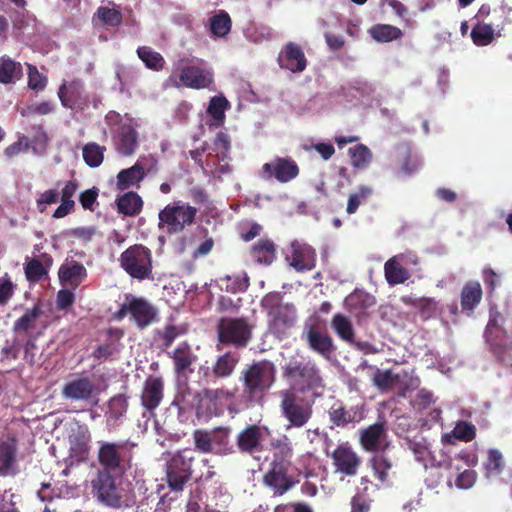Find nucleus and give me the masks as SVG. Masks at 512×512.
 I'll return each mask as SVG.
<instances>
[{
	"instance_id": "f257e3e1",
	"label": "nucleus",
	"mask_w": 512,
	"mask_h": 512,
	"mask_svg": "<svg viewBox=\"0 0 512 512\" xmlns=\"http://www.w3.org/2000/svg\"><path fill=\"white\" fill-rule=\"evenodd\" d=\"M239 381L243 387L242 395L228 405L230 413H239L264 400L276 382V366L266 359L253 361L241 371Z\"/></svg>"
},
{
	"instance_id": "f03ea898",
	"label": "nucleus",
	"mask_w": 512,
	"mask_h": 512,
	"mask_svg": "<svg viewBox=\"0 0 512 512\" xmlns=\"http://www.w3.org/2000/svg\"><path fill=\"white\" fill-rule=\"evenodd\" d=\"M136 444L125 441H99L97 461L99 469L123 477L133 465Z\"/></svg>"
},
{
	"instance_id": "7ed1b4c3",
	"label": "nucleus",
	"mask_w": 512,
	"mask_h": 512,
	"mask_svg": "<svg viewBox=\"0 0 512 512\" xmlns=\"http://www.w3.org/2000/svg\"><path fill=\"white\" fill-rule=\"evenodd\" d=\"M120 475L107 471L97 470L90 480L91 494L96 501L103 506L120 509L128 506L124 495V489L117 479Z\"/></svg>"
},
{
	"instance_id": "20e7f679",
	"label": "nucleus",
	"mask_w": 512,
	"mask_h": 512,
	"mask_svg": "<svg viewBox=\"0 0 512 512\" xmlns=\"http://www.w3.org/2000/svg\"><path fill=\"white\" fill-rule=\"evenodd\" d=\"M282 375L301 392L324 387L320 371L312 360L292 357L282 367Z\"/></svg>"
},
{
	"instance_id": "39448f33",
	"label": "nucleus",
	"mask_w": 512,
	"mask_h": 512,
	"mask_svg": "<svg viewBox=\"0 0 512 512\" xmlns=\"http://www.w3.org/2000/svg\"><path fill=\"white\" fill-rule=\"evenodd\" d=\"M120 267L138 281L153 280V256L151 250L134 244L124 250L119 257Z\"/></svg>"
},
{
	"instance_id": "423d86ee",
	"label": "nucleus",
	"mask_w": 512,
	"mask_h": 512,
	"mask_svg": "<svg viewBox=\"0 0 512 512\" xmlns=\"http://www.w3.org/2000/svg\"><path fill=\"white\" fill-rule=\"evenodd\" d=\"M280 411L287 428H302L312 418L313 401L301 397L294 389L280 391Z\"/></svg>"
},
{
	"instance_id": "0eeeda50",
	"label": "nucleus",
	"mask_w": 512,
	"mask_h": 512,
	"mask_svg": "<svg viewBox=\"0 0 512 512\" xmlns=\"http://www.w3.org/2000/svg\"><path fill=\"white\" fill-rule=\"evenodd\" d=\"M197 208L182 201L166 205L158 214V227L167 234H179L195 223Z\"/></svg>"
},
{
	"instance_id": "6e6552de",
	"label": "nucleus",
	"mask_w": 512,
	"mask_h": 512,
	"mask_svg": "<svg viewBox=\"0 0 512 512\" xmlns=\"http://www.w3.org/2000/svg\"><path fill=\"white\" fill-rule=\"evenodd\" d=\"M61 184H63V187L60 193L58 189H48L36 199L37 210L40 213H44L48 205L56 204L59 201V195H61V204L55 209L53 217L57 219L64 218L74 210L75 201L73 196L79 188V183L76 179L65 182L58 181L57 187Z\"/></svg>"
},
{
	"instance_id": "1a4fd4ad",
	"label": "nucleus",
	"mask_w": 512,
	"mask_h": 512,
	"mask_svg": "<svg viewBox=\"0 0 512 512\" xmlns=\"http://www.w3.org/2000/svg\"><path fill=\"white\" fill-rule=\"evenodd\" d=\"M252 330L247 318H221L217 325L218 340L222 344L245 348L252 338Z\"/></svg>"
},
{
	"instance_id": "9d476101",
	"label": "nucleus",
	"mask_w": 512,
	"mask_h": 512,
	"mask_svg": "<svg viewBox=\"0 0 512 512\" xmlns=\"http://www.w3.org/2000/svg\"><path fill=\"white\" fill-rule=\"evenodd\" d=\"M194 456L190 449H183L175 453L166 464V481L168 487L175 492L184 489L191 479Z\"/></svg>"
},
{
	"instance_id": "9b49d317",
	"label": "nucleus",
	"mask_w": 512,
	"mask_h": 512,
	"mask_svg": "<svg viewBox=\"0 0 512 512\" xmlns=\"http://www.w3.org/2000/svg\"><path fill=\"white\" fill-rule=\"evenodd\" d=\"M300 168L291 157H275L261 167V177L270 181L276 179L280 183H288L298 177Z\"/></svg>"
},
{
	"instance_id": "f8f14e48",
	"label": "nucleus",
	"mask_w": 512,
	"mask_h": 512,
	"mask_svg": "<svg viewBox=\"0 0 512 512\" xmlns=\"http://www.w3.org/2000/svg\"><path fill=\"white\" fill-rule=\"evenodd\" d=\"M331 458L336 472L346 476H355L362 463L360 456L349 443L339 444L332 452Z\"/></svg>"
},
{
	"instance_id": "ddd939ff",
	"label": "nucleus",
	"mask_w": 512,
	"mask_h": 512,
	"mask_svg": "<svg viewBox=\"0 0 512 512\" xmlns=\"http://www.w3.org/2000/svg\"><path fill=\"white\" fill-rule=\"evenodd\" d=\"M61 394L67 400L86 402L97 395V387L89 377H77L63 385Z\"/></svg>"
},
{
	"instance_id": "4468645a",
	"label": "nucleus",
	"mask_w": 512,
	"mask_h": 512,
	"mask_svg": "<svg viewBox=\"0 0 512 512\" xmlns=\"http://www.w3.org/2000/svg\"><path fill=\"white\" fill-rule=\"evenodd\" d=\"M18 472V440L7 436L0 441V476H15Z\"/></svg>"
},
{
	"instance_id": "2eb2a0df",
	"label": "nucleus",
	"mask_w": 512,
	"mask_h": 512,
	"mask_svg": "<svg viewBox=\"0 0 512 512\" xmlns=\"http://www.w3.org/2000/svg\"><path fill=\"white\" fill-rule=\"evenodd\" d=\"M179 80L184 87L191 89L209 88L214 82L213 72L197 65H187L180 69Z\"/></svg>"
},
{
	"instance_id": "dca6fc26",
	"label": "nucleus",
	"mask_w": 512,
	"mask_h": 512,
	"mask_svg": "<svg viewBox=\"0 0 512 512\" xmlns=\"http://www.w3.org/2000/svg\"><path fill=\"white\" fill-rule=\"evenodd\" d=\"M359 441L365 451H385L389 446L385 423L377 422L363 429Z\"/></svg>"
},
{
	"instance_id": "f3484780",
	"label": "nucleus",
	"mask_w": 512,
	"mask_h": 512,
	"mask_svg": "<svg viewBox=\"0 0 512 512\" xmlns=\"http://www.w3.org/2000/svg\"><path fill=\"white\" fill-rule=\"evenodd\" d=\"M269 329L279 339L287 336L296 323V309L293 304L286 303L283 308L268 315Z\"/></svg>"
},
{
	"instance_id": "a211bd4d",
	"label": "nucleus",
	"mask_w": 512,
	"mask_h": 512,
	"mask_svg": "<svg viewBox=\"0 0 512 512\" xmlns=\"http://www.w3.org/2000/svg\"><path fill=\"white\" fill-rule=\"evenodd\" d=\"M263 483L273 491L275 496H282L290 491L297 481L289 475V468L270 466L263 477Z\"/></svg>"
},
{
	"instance_id": "6ab92c4d",
	"label": "nucleus",
	"mask_w": 512,
	"mask_h": 512,
	"mask_svg": "<svg viewBox=\"0 0 512 512\" xmlns=\"http://www.w3.org/2000/svg\"><path fill=\"white\" fill-rule=\"evenodd\" d=\"M164 397V381L159 376H149L144 382L141 405L151 414L159 407Z\"/></svg>"
},
{
	"instance_id": "aec40b11",
	"label": "nucleus",
	"mask_w": 512,
	"mask_h": 512,
	"mask_svg": "<svg viewBox=\"0 0 512 512\" xmlns=\"http://www.w3.org/2000/svg\"><path fill=\"white\" fill-rule=\"evenodd\" d=\"M287 260L297 272L310 271L316 266V251L306 243L293 241L291 255L287 257Z\"/></svg>"
},
{
	"instance_id": "412c9836",
	"label": "nucleus",
	"mask_w": 512,
	"mask_h": 512,
	"mask_svg": "<svg viewBox=\"0 0 512 512\" xmlns=\"http://www.w3.org/2000/svg\"><path fill=\"white\" fill-rule=\"evenodd\" d=\"M263 432L260 426L251 424L242 429L236 437V447L241 454L253 455L263 449Z\"/></svg>"
},
{
	"instance_id": "4be33fe9",
	"label": "nucleus",
	"mask_w": 512,
	"mask_h": 512,
	"mask_svg": "<svg viewBox=\"0 0 512 512\" xmlns=\"http://www.w3.org/2000/svg\"><path fill=\"white\" fill-rule=\"evenodd\" d=\"M278 64L283 69L299 73L306 69L307 59L299 44L288 42L278 56Z\"/></svg>"
},
{
	"instance_id": "5701e85b",
	"label": "nucleus",
	"mask_w": 512,
	"mask_h": 512,
	"mask_svg": "<svg viewBox=\"0 0 512 512\" xmlns=\"http://www.w3.org/2000/svg\"><path fill=\"white\" fill-rule=\"evenodd\" d=\"M91 432L87 425H78L69 436L70 455L85 460L90 451Z\"/></svg>"
},
{
	"instance_id": "b1692460",
	"label": "nucleus",
	"mask_w": 512,
	"mask_h": 512,
	"mask_svg": "<svg viewBox=\"0 0 512 512\" xmlns=\"http://www.w3.org/2000/svg\"><path fill=\"white\" fill-rule=\"evenodd\" d=\"M129 309L131 319L141 329L150 325L157 316L155 308L143 298L131 297L129 299Z\"/></svg>"
},
{
	"instance_id": "393cba45",
	"label": "nucleus",
	"mask_w": 512,
	"mask_h": 512,
	"mask_svg": "<svg viewBox=\"0 0 512 512\" xmlns=\"http://www.w3.org/2000/svg\"><path fill=\"white\" fill-rule=\"evenodd\" d=\"M58 277L64 286L75 289L86 279L87 270L76 260H66L59 268Z\"/></svg>"
},
{
	"instance_id": "a878e982",
	"label": "nucleus",
	"mask_w": 512,
	"mask_h": 512,
	"mask_svg": "<svg viewBox=\"0 0 512 512\" xmlns=\"http://www.w3.org/2000/svg\"><path fill=\"white\" fill-rule=\"evenodd\" d=\"M43 313L41 303H36L32 308L26 309L24 314L13 323V333L17 336H33L32 332L37 328L38 320Z\"/></svg>"
},
{
	"instance_id": "bb28decb",
	"label": "nucleus",
	"mask_w": 512,
	"mask_h": 512,
	"mask_svg": "<svg viewBox=\"0 0 512 512\" xmlns=\"http://www.w3.org/2000/svg\"><path fill=\"white\" fill-rule=\"evenodd\" d=\"M272 461L270 466L291 468L294 455L292 443L288 436L283 435L271 442Z\"/></svg>"
},
{
	"instance_id": "cd10ccee",
	"label": "nucleus",
	"mask_w": 512,
	"mask_h": 512,
	"mask_svg": "<svg viewBox=\"0 0 512 512\" xmlns=\"http://www.w3.org/2000/svg\"><path fill=\"white\" fill-rule=\"evenodd\" d=\"M171 358L173 360L174 372L177 375H185L187 372H192V366L197 360V356L192 352L191 345L186 341L177 345L171 353Z\"/></svg>"
},
{
	"instance_id": "c85d7f7f",
	"label": "nucleus",
	"mask_w": 512,
	"mask_h": 512,
	"mask_svg": "<svg viewBox=\"0 0 512 512\" xmlns=\"http://www.w3.org/2000/svg\"><path fill=\"white\" fill-rule=\"evenodd\" d=\"M395 166L397 176L406 177L419 171L422 161L417 155L412 153L408 146H403L397 151Z\"/></svg>"
},
{
	"instance_id": "c756f323",
	"label": "nucleus",
	"mask_w": 512,
	"mask_h": 512,
	"mask_svg": "<svg viewBox=\"0 0 512 512\" xmlns=\"http://www.w3.org/2000/svg\"><path fill=\"white\" fill-rule=\"evenodd\" d=\"M482 295V287L478 281H468L465 283L460 294L462 311L468 316H471L474 309L481 302Z\"/></svg>"
},
{
	"instance_id": "7c9ffc66",
	"label": "nucleus",
	"mask_w": 512,
	"mask_h": 512,
	"mask_svg": "<svg viewBox=\"0 0 512 512\" xmlns=\"http://www.w3.org/2000/svg\"><path fill=\"white\" fill-rule=\"evenodd\" d=\"M329 419L337 427H345L349 423L359 422L362 413L358 407L347 409L341 402L334 403L329 410Z\"/></svg>"
},
{
	"instance_id": "2f4dec72",
	"label": "nucleus",
	"mask_w": 512,
	"mask_h": 512,
	"mask_svg": "<svg viewBox=\"0 0 512 512\" xmlns=\"http://www.w3.org/2000/svg\"><path fill=\"white\" fill-rule=\"evenodd\" d=\"M240 361V355L236 352L228 351L219 355L213 364L211 371L215 378L226 379L230 377Z\"/></svg>"
},
{
	"instance_id": "473e14b6",
	"label": "nucleus",
	"mask_w": 512,
	"mask_h": 512,
	"mask_svg": "<svg viewBox=\"0 0 512 512\" xmlns=\"http://www.w3.org/2000/svg\"><path fill=\"white\" fill-rule=\"evenodd\" d=\"M137 146V131L130 125L121 126L116 140V149L118 153L124 156L132 155L135 152Z\"/></svg>"
},
{
	"instance_id": "72a5a7b5",
	"label": "nucleus",
	"mask_w": 512,
	"mask_h": 512,
	"mask_svg": "<svg viewBox=\"0 0 512 512\" xmlns=\"http://www.w3.org/2000/svg\"><path fill=\"white\" fill-rule=\"evenodd\" d=\"M213 454L226 456L234 454L235 448L230 441L231 429L229 427H216L211 430Z\"/></svg>"
},
{
	"instance_id": "f704fd0d",
	"label": "nucleus",
	"mask_w": 512,
	"mask_h": 512,
	"mask_svg": "<svg viewBox=\"0 0 512 512\" xmlns=\"http://www.w3.org/2000/svg\"><path fill=\"white\" fill-rule=\"evenodd\" d=\"M344 303L350 312L358 315L363 313L366 309L373 307L376 301L371 294L357 289L345 298Z\"/></svg>"
},
{
	"instance_id": "c9c22d12",
	"label": "nucleus",
	"mask_w": 512,
	"mask_h": 512,
	"mask_svg": "<svg viewBox=\"0 0 512 512\" xmlns=\"http://www.w3.org/2000/svg\"><path fill=\"white\" fill-rule=\"evenodd\" d=\"M145 177L144 167L136 162L132 167L123 169L117 174V188L126 190L138 185Z\"/></svg>"
},
{
	"instance_id": "e433bc0d",
	"label": "nucleus",
	"mask_w": 512,
	"mask_h": 512,
	"mask_svg": "<svg viewBox=\"0 0 512 512\" xmlns=\"http://www.w3.org/2000/svg\"><path fill=\"white\" fill-rule=\"evenodd\" d=\"M307 342L313 351L324 356H328L334 350L332 338L314 327H310L307 333Z\"/></svg>"
},
{
	"instance_id": "4c0bfd02",
	"label": "nucleus",
	"mask_w": 512,
	"mask_h": 512,
	"mask_svg": "<svg viewBox=\"0 0 512 512\" xmlns=\"http://www.w3.org/2000/svg\"><path fill=\"white\" fill-rule=\"evenodd\" d=\"M118 212L125 216H136L143 208L142 198L133 191H129L116 199Z\"/></svg>"
},
{
	"instance_id": "58836bf2",
	"label": "nucleus",
	"mask_w": 512,
	"mask_h": 512,
	"mask_svg": "<svg viewBox=\"0 0 512 512\" xmlns=\"http://www.w3.org/2000/svg\"><path fill=\"white\" fill-rule=\"evenodd\" d=\"M250 254L257 263L270 265L276 258L275 244L270 239H260L251 248Z\"/></svg>"
},
{
	"instance_id": "ea45409f",
	"label": "nucleus",
	"mask_w": 512,
	"mask_h": 512,
	"mask_svg": "<svg viewBox=\"0 0 512 512\" xmlns=\"http://www.w3.org/2000/svg\"><path fill=\"white\" fill-rule=\"evenodd\" d=\"M23 76V68L20 62H16L9 57L0 58V83L11 84L20 80Z\"/></svg>"
},
{
	"instance_id": "a19ab883",
	"label": "nucleus",
	"mask_w": 512,
	"mask_h": 512,
	"mask_svg": "<svg viewBox=\"0 0 512 512\" xmlns=\"http://www.w3.org/2000/svg\"><path fill=\"white\" fill-rule=\"evenodd\" d=\"M331 327L341 340L349 343L354 341L355 331L350 318L346 315L335 314L331 321Z\"/></svg>"
},
{
	"instance_id": "79ce46f5",
	"label": "nucleus",
	"mask_w": 512,
	"mask_h": 512,
	"mask_svg": "<svg viewBox=\"0 0 512 512\" xmlns=\"http://www.w3.org/2000/svg\"><path fill=\"white\" fill-rule=\"evenodd\" d=\"M136 53L147 69L158 72L165 66L164 57L150 46H139Z\"/></svg>"
},
{
	"instance_id": "37998d69",
	"label": "nucleus",
	"mask_w": 512,
	"mask_h": 512,
	"mask_svg": "<svg viewBox=\"0 0 512 512\" xmlns=\"http://www.w3.org/2000/svg\"><path fill=\"white\" fill-rule=\"evenodd\" d=\"M399 380V374L393 373L391 369L381 370L376 368L372 377L373 385L382 393L391 391Z\"/></svg>"
},
{
	"instance_id": "c03bdc74",
	"label": "nucleus",
	"mask_w": 512,
	"mask_h": 512,
	"mask_svg": "<svg viewBox=\"0 0 512 512\" xmlns=\"http://www.w3.org/2000/svg\"><path fill=\"white\" fill-rule=\"evenodd\" d=\"M385 277L390 285L404 283L410 274L406 268L399 264L394 258L389 259L384 266Z\"/></svg>"
},
{
	"instance_id": "a18cd8bd",
	"label": "nucleus",
	"mask_w": 512,
	"mask_h": 512,
	"mask_svg": "<svg viewBox=\"0 0 512 512\" xmlns=\"http://www.w3.org/2000/svg\"><path fill=\"white\" fill-rule=\"evenodd\" d=\"M105 146L89 142L83 146L82 156L86 165L91 168L99 167L104 160Z\"/></svg>"
},
{
	"instance_id": "49530a36",
	"label": "nucleus",
	"mask_w": 512,
	"mask_h": 512,
	"mask_svg": "<svg viewBox=\"0 0 512 512\" xmlns=\"http://www.w3.org/2000/svg\"><path fill=\"white\" fill-rule=\"evenodd\" d=\"M370 35L377 42H390L401 38L403 33L401 29L396 26L377 24L370 29Z\"/></svg>"
},
{
	"instance_id": "de8ad7c7",
	"label": "nucleus",
	"mask_w": 512,
	"mask_h": 512,
	"mask_svg": "<svg viewBox=\"0 0 512 512\" xmlns=\"http://www.w3.org/2000/svg\"><path fill=\"white\" fill-rule=\"evenodd\" d=\"M348 153L351 158V164L357 169H366L372 161V153L364 144H358L349 148Z\"/></svg>"
},
{
	"instance_id": "09e8293b",
	"label": "nucleus",
	"mask_w": 512,
	"mask_h": 512,
	"mask_svg": "<svg viewBox=\"0 0 512 512\" xmlns=\"http://www.w3.org/2000/svg\"><path fill=\"white\" fill-rule=\"evenodd\" d=\"M232 27V21L229 14L220 10L217 14L210 18V30L217 37L226 36Z\"/></svg>"
},
{
	"instance_id": "8fccbe9b",
	"label": "nucleus",
	"mask_w": 512,
	"mask_h": 512,
	"mask_svg": "<svg viewBox=\"0 0 512 512\" xmlns=\"http://www.w3.org/2000/svg\"><path fill=\"white\" fill-rule=\"evenodd\" d=\"M470 36L476 46H487L494 40V29L491 24L477 23Z\"/></svg>"
},
{
	"instance_id": "3c124183",
	"label": "nucleus",
	"mask_w": 512,
	"mask_h": 512,
	"mask_svg": "<svg viewBox=\"0 0 512 512\" xmlns=\"http://www.w3.org/2000/svg\"><path fill=\"white\" fill-rule=\"evenodd\" d=\"M192 437L195 450L204 454H213L211 430L196 429Z\"/></svg>"
},
{
	"instance_id": "603ef678",
	"label": "nucleus",
	"mask_w": 512,
	"mask_h": 512,
	"mask_svg": "<svg viewBox=\"0 0 512 512\" xmlns=\"http://www.w3.org/2000/svg\"><path fill=\"white\" fill-rule=\"evenodd\" d=\"M128 409V401L122 394L112 397L108 402L107 415L113 420L123 417Z\"/></svg>"
},
{
	"instance_id": "864d4df0",
	"label": "nucleus",
	"mask_w": 512,
	"mask_h": 512,
	"mask_svg": "<svg viewBox=\"0 0 512 512\" xmlns=\"http://www.w3.org/2000/svg\"><path fill=\"white\" fill-rule=\"evenodd\" d=\"M372 467L377 479L385 483L388 481L389 471L392 468L391 461L384 455H376L372 458Z\"/></svg>"
},
{
	"instance_id": "5fc2aeb1",
	"label": "nucleus",
	"mask_w": 512,
	"mask_h": 512,
	"mask_svg": "<svg viewBox=\"0 0 512 512\" xmlns=\"http://www.w3.org/2000/svg\"><path fill=\"white\" fill-rule=\"evenodd\" d=\"M24 270L26 279L32 283L39 282L47 274V270L42 262L36 258L29 260L25 264Z\"/></svg>"
},
{
	"instance_id": "6e6d98bb",
	"label": "nucleus",
	"mask_w": 512,
	"mask_h": 512,
	"mask_svg": "<svg viewBox=\"0 0 512 512\" xmlns=\"http://www.w3.org/2000/svg\"><path fill=\"white\" fill-rule=\"evenodd\" d=\"M17 284L14 283L8 273L0 277V306H6L14 297Z\"/></svg>"
},
{
	"instance_id": "4d7b16f0",
	"label": "nucleus",
	"mask_w": 512,
	"mask_h": 512,
	"mask_svg": "<svg viewBox=\"0 0 512 512\" xmlns=\"http://www.w3.org/2000/svg\"><path fill=\"white\" fill-rule=\"evenodd\" d=\"M236 390H229L227 388L205 389L203 397L214 404L218 402L232 401L235 398Z\"/></svg>"
},
{
	"instance_id": "13d9d810",
	"label": "nucleus",
	"mask_w": 512,
	"mask_h": 512,
	"mask_svg": "<svg viewBox=\"0 0 512 512\" xmlns=\"http://www.w3.org/2000/svg\"><path fill=\"white\" fill-rule=\"evenodd\" d=\"M372 194V189L367 186L359 187L358 191L349 195L346 211L348 214H354L362 201L366 200Z\"/></svg>"
},
{
	"instance_id": "bf43d9fd",
	"label": "nucleus",
	"mask_w": 512,
	"mask_h": 512,
	"mask_svg": "<svg viewBox=\"0 0 512 512\" xmlns=\"http://www.w3.org/2000/svg\"><path fill=\"white\" fill-rule=\"evenodd\" d=\"M97 15L104 24L112 27L121 25L123 20L122 13L119 10L103 6L98 8Z\"/></svg>"
},
{
	"instance_id": "052dcab7",
	"label": "nucleus",
	"mask_w": 512,
	"mask_h": 512,
	"mask_svg": "<svg viewBox=\"0 0 512 512\" xmlns=\"http://www.w3.org/2000/svg\"><path fill=\"white\" fill-rule=\"evenodd\" d=\"M282 295L279 292H269L261 300V307L267 315L283 308Z\"/></svg>"
},
{
	"instance_id": "680f3d73",
	"label": "nucleus",
	"mask_w": 512,
	"mask_h": 512,
	"mask_svg": "<svg viewBox=\"0 0 512 512\" xmlns=\"http://www.w3.org/2000/svg\"><path fill=\"white\" fill-rule=\"evenodd\" d=\"M28 68V87L35 91H42L47 85V78L42 75L36 66L27 64Z\"/></svg>"
},
{
	"instance_id": "e2e57ef3",
	"label": "nucleus",
	"mask_w": 512,
	"mask_h": 512,
	"mask_svg": "<svg viewBox=\"0 0 512 512\" xmlns=\"http://www.w3.org/2000/svg\"><path fill=\"white\" fill-rule=\"evenodd\" d=\"M503 454L498 449L488 451L486 469L489 473L500 474L504 469Z\"/></svg>"
},
{
	"instance_id": "0e129e2a",
	"label": "nucleus",
	"mask_w": 512,
	"mask_h": 512,
	"mask_svg": "<svg viewBox=\"0 0 512 512\" xmlns=\"http://www.w3.org/2000/svg\"><path fill=\"white\" fill-rule=\"evenodd\" d=\"M228 106V101L225 97L215 96L210 100L208 106V113L217 121L222 120L225 116V110Z\"/></svg>"
},
{
	"instance_id": "69168bd1",
	"label": "nucleus",
	"mask_w": 512,
	"mask_h": 512,
	"mask_svg": "<svg viewBox=\"0 0 512 512\" xmlns=\"http://www.w3.org/2000/svg\"><path fill=\"white\" fill-rule=\"evenodd\" d=\"M186 328L183 326L176 325H167L164 327L163 331L160 333V337L163 340L164 348H168L172 345L174 340L186 333Z\"/></svg>"
},
{
	"instance_id": "338daca9",
	"label": "nucleus",
	"mask_w": 512,
	"mask_h": 512,
	"mask_svg": "<svg viewBox=\"0 0 512 512\" xmlns=\"http://www.w3.org/2000/svg\"><path fill=\"white\" fill-rule=\"evenodd\" d=\"M40 334H41V332H38L34 336L27 337V339L25 340V343L23 345V349H24L23 359L30 366H33L36 363V355L38 352L36 340Z\"/></svg>"
},
{
	"instance_id": "774afa93",
	"label": "nucleus",
	"mask_w": 512,
	"mask_h": 512,
	"mask_svg": "<svg viewBox=\"0 0 512 512\" xmlns=\"http://www.w3.org/2000/svg\"><path fill=\"white\" fill-rule=\"evenodd\" d=\"M418 311L424 319L434 317L438 312V303L433 298L422 297Z\"/></svg>"
}]
</instances>
